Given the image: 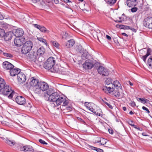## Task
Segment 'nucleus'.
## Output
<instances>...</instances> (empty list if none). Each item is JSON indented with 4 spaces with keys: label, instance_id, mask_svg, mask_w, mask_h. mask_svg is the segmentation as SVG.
I'll return each mask as SVG.
<instances>
[{
    "label": "nucleus",
    "instance_id": "f257e3e1",
    "mask_svg": "<svg viewBox=\"0 0 152 152\" xmlns=\"http://www.w3.org/2000/svg\"><path fill=\"white\" fill-rule=\"evenodd\" d=\"M15 92L12 89L11 87L6 84L4 80L0 77V93L4 96L9 94L8 97L11 99L13 95L15 94Z\"/></svg>",
    "mask_w": 152,
    "mask_h": 152
},
{
    "label": "nucleus",
    "instance_id": "f03ea898",
    "mask_svg": "<svg viewBox=\"0 0 152 152\" xmlns=\"http://www.w3.org/2000/svg\"><path fill=\"white\" fill-rule=\"evenodd\" d=\"M33 43L30 41L26 42L22 46L21 49V53L26 55L29 53L33 47Z\"/></svg>",
    "mask_w": 152,
    "mask_h": 152
},
{
    "label": "nucleus",
    "instance_id": "7ed1b4c3",
    "mask_svg": "<svg viewBox=\"0 0 152 152\" xmlns=\"http://www.w3.org/2000/svg\"><path fill=\"white\" fill-rule=\"evenodd\" d=\"M48 84L44 82H40L37 86H36L34 90V91L36 94H40L41 91H44L48 89Z\"/></svg>",
    "mask_w": 152,
    "mask_h": 152
},
{
    "label": "nucleus",
    "instance_id": "20e7f679",
    "mask_svg": "<svg viewBox=\"0 0 152 152\" xmlns=\"http://www.w3.org/2000/svg\"><path fill=\"white\" fill-rule=\"evenodd\" d=\"M55 63V58L52 57H49L44 64V67L47 69H52Z\"/></svg>",
    "mask_w": 152,
    "mask_h": 152
},
{
    "label": "nucleus",
    "instance_id": "39448f33",
    "mask_svg": "<svg viewBox=\"0 0 152 152\" xmlns=\"http://www.w3.org/2000/svg\"><path fill=\"white\" fill-rule=\"evenodd\" d=\"M57 99L56 100L54 103L55 105L56 106H58L61 105L62 103V105H66L68 104L69 103V101L66 100V98L64 96L60 95Z\"/></svg>",
    "mask_w": 152,
    "mask_h": 152
},
{
    "label": "nucleus",
    "instance_id": "423d86ee",
    "mask_svg": "<svg viewBox=\"0 0 152 152\" xmlns=\"http://www.w3.org/2000/svg\"><path fill=\"white\" fill-rule=\"evenodd\" d=\"M60 95L57 92H55L52 95L49 96L48 94L45 95V100L50 102H55Z\"/></svg>",
    "mask_w": 152,
    "mask_h": 152
},
{
    "label": "nucleus",
    "instance_id": "0eeeda50",
    "mask_svg": "<svg viewBox=\"0 0 152 152\" xmlns=\"http://www.w3.org/2000/svg\"><path fill=\"white\" fill-rule=\"evenodd\" d=\"M143 24L145 27L152 29V17H148L145 18L143 21Z\"/></svg>",
    "mask_w": 152,
    "mask_h": 152
},
{
    "label": "nucleus",
    "instance_id": "6e6552de",
    "mask_svg": "<svg viewBox=\"0 0 152 152\" xmlns=\"http://www.w3.org/2000/svg\"><path fill=\"white\" fill-rule=\"evenodd\" d=\"M18 82L19 84L24 83L26 80V77L25 75L20 71L18 74L17 76Z\"/></svg>",
    "mask_w": 152,
    "mask_h": 152
},
{
    "label": "nucleus",
    "instance_id": "1a4fd4ad",
    "mask_svg": "<svg viewBox=\"0 0 152 152\" xmlns=\"http://www.w3.org/2000/svg\"><path fill=\"white\" fill-rule=\"evenodd\" d=\"M98 73L103 76H106L109 74V71L107 69L102 66H100L98 69Z\"/></svg>",
    "mask_w": 152,
    "mask_h": 152
},
{
    "label": "nucleus",
    "instance_id": "9d476101",
    "mask_svg": "<svg viewBox=\"0 0 152 152\" xmlns=\"http://www.w3.org/2000/svg\"><path fill=\"white\" fill-rule=\"evenodd\" d=\"M33 25L34 27L39 29L42 32L46 34H48L50 32V31L49 30L47 29L45 27L42 26H40L36 24H33Z\"/></svg>",
    "mask_w": 152,
    "mask_h": 152
},
{
    "label": "nucleus",
    "instance_id": "9b49d317",
    "mask_svg": "<svg viewBox=\"0 0 152 152\" xmlns=\"http://www.w3.org/2000/svg\"><path fill=\"white\" fill-rule=\"evenodd\" d=\"M83 66L86 69H91L94 66V64L91 60H87L83 64Z\"/></svg>",
    "mask_w": 152,
    "mask_h": 152
},
{
    "label": "nucleus",
    "instance_id": "f8f14e48",
    "mask_svg": "<svg viewBox=\"0 0 152 152\" xmlns=\"http://www.w3.org/2000/svg\"><path fill=\"white\" fill-rule=\"evenodd\" d=\"M84 105L86 108L91 112H93V111L95 110L94 108L96 105L94 103L92 102H86L85 103Z\"/></svg>",
    "mask_w": 152,
    "mask_h": 152
},
{
    "label": "nucleus",
    "instance_id": "ddd939ff",
    "mask_svg": "<svg viewBox=\"0 0 152 152\" xmlns=\"http://www.w3.org/2000/svg\"><path fill=\"white\" fill-rule=\"evenodd\" d=\"M3 67L4 69L10 71L12 68H14V66L9 62L5 61L3 62Z\"/></svg>",
    "mask_w": 152,
    "mask_h": 152
},
{
    "label": "nucleus",
    "instance_id": "4468645a",
    "mask_svg": "<svg viewBox=\"0 0 152 152\" xmlns=\"http://www.w3.org/2000/svg\"><path fill=\"white\" fill-rule=\"evenodd\" d=\"M15 101L19 104L23 105L26 102L25 99L21 96H18L15 98Z\"/></svg>",
    "mask_w": 152,
    "mask_h": 152
},
{
    "label": "nucleus",
    "instance_id": "2eb2a0df",
    "mask_svg": "<svg viewBox=\"0 0 152 152\" xmlns=\"http://www.w3.org/2000/svg\"><path fill=\"white\" fill-rule=\"evenodd\" d=\"M20 150L24 152H32L34 151L33 147L30 145H26L21 147Z\"/></svg>",
    "mask_w": 152,
    "mask_h": 152
},
{
    "label": "nucleus",
    "instance_id": "dca6fc26",
    "mask_svg": "<svg viewBox=\"0 0 152 152\" xmlns=\"http://www.w3.org/2000/svg\"><path fill=\"white\" fill-rule=\"evenodd\" d=\"M27 56V58L30 61H34L37 58V54L34 51L29 53Z\"/></svg>",
    "mask_w": 152,
    "mask_h": 152
},
{
    "label": "nucleus",
    "instance_id": "f3484780",
    "mask_svg": "<svg viewBox=\"0 0 152 152\" xmlns=\"http://www.w3.org/2000/svg\"><path fill=\"white\" fill-rule=\"evenodd\" d=\"M20 71V69H19L12 68L10 70V74L11 76H14L17 75H18Z\"/></svg>",
    "mask_w": 152,
    "mask_h": 152
},
{
    "label": "nucleus",
    "instance_id": "a211bd4d",
    "mask_svg": "<svg viewBox=\"0 0 152 152\" xmlns=\"http://www.w3.org/2000/svg\"><path fill=\"white\" fill-rule=\"evenodd\" d=\"M39 82L38 80L35 79L34 77H32L30 82V84L31 86L33 87V90L36 86H37Z\"/></svg>",
    "mask_w": 152,
    "mask_h": 152
},
{
    "label": "nucleus",
    "instance_id": "6ab92c4d",
    "mask_svg": "<svg viewBox=\"0 0 152 152\" xmlns=\"http://www.w3.org/2000/svg\"><path fill=\"white\" fill-rule=\"evenodd\" d=\"M22 39L20 37H16L14 40L15 45L17 47L21 46L23 44Z\"/></svg>",
    "mask_w": 152,
    "mask_h": 152
},
{
    "label": "nucleus",
    "instance_id": "aec40b11",
    "mask_svg": "<svg viewBox=\"0 0 152 152\" xmlns=\"http://www.w3.org/2000/svg\"><path fill=\"white\" fill-rule=\"evenodd\" d=\"M136 0H127L126 3L128 7H132L136 5Z\"/></svg>",
    "mask_w": 152,
    "mask_h": 152
},
{
    "label": "nucleus",
    "instance_id": "412c9836",
    "mask_svg": "<svg viewBox=\"0 0 152 152\" xmlns=\"http://www.w3.org/2000/svg\"><path fill=\"white\" fill-rule=\"evenodd\" d=\"M24 34L23 30L21 28H19L15 31V35L16 37H21Z\"/></svg>",
    "mask_w": 152,
    "mask_h": 152
},
{
    "label": "nucleus",
    "instance_id": "4be33fe9",
    "mask_svg": "<svg viewBox=\"0 0 152 152\" xmlns=\"http://www.w3.org/2000/svg\"><path fill=\"white\" fill-rule=\"evenodd\" d=\"M13 33L11 31H9L5 33L4 36V39L6 41H9L12 39Z\"/></svg>",
    "mask_w": 152,
    "mask_h": 152
},
{
    "label": "nucleus",
    "instance_id": "5701e85b",
    "mask_svg": "<svg viewBox=\"0 0 152 152\" xmlns=\"http://www.w3.org/2000/svg\"><path fill=\"white\" fill-rule=\"evenodd\" d=\"M75 43L74 40L73 39H71L68 40L66 43L65 46L67 48H70L73 46Z\"/></svg>",
    "mask_w": 152,
    "mask_h": 152
},
{
    "label": "nucleus",
    "instance_id": "b1692460",
    "mask_svg": "<svg viewBox=\"0 0 152 152\" xmlns=\"http://www.w3.org/2000/svg\"><path fill=\"white\" fill-rule=\"evenodd\" d=\"M68 105H61L60 107L61 110H66L68 111H71L72 110V107L71 106H68Z\"/></svg>",
    "mask_w": 152,
    "mask_h": 152
},
{
    "label": "nucleus",
    "instance_id": "393cba45",
    "mask_svg": "<svg viewBox=\"0 0 152 152\" xmlns=\"http://www.w3.org/2000/svg\"><path fill=\"white\" fill-rule=\"evenodd\" d=\"M103 90L106 93H110L113 91L114 88H111L110 87L104 86L103 88Z\"/></svg>",
    "mask_w": 152,
    "mask_h": 152
},
{
    "label": "nucleus",
    "instance_id": "a878e982",
    "mask_svg": "<svg viewBox=\"0 0 152 152\" xmlns=\"http://www.w3.org/2000/svg\"><path fill=\"white\" fill-rule=\"evenodd\" d=\"M45 49L43 47H41L38 49L37 52V55H42L43 54L45 51Z\"/></svg>",
    "mask_w": 152,
    "mask_h": 152
},
{
    "label": "nucleus",
    "instance_id": "bb28decb",
    "mask_svg": "<svg viewBox=\"0 0 152 152\" xmlns=\"http://www.w3.org/2000/svg\"><path fill=\"white\" fill-rule=\"evenodd\" d=\"M5 142L10 146H13L15 144V142L14 140H11L7 138L5 139Z\"/></svg>",
    "mask_w": 152,
    "mask_h": 152
},
{
    "label": "nucleus",
    "instance_id": "cd10ccee",
    "mask_svg": "<svg viewBox=\"0 0 152 152\" xmlns=\"http://www.w3.org/2000/svg\"><path fill=\"white\" fill-rule=\"evenodd\" d=\"M55 92L54 91L53 89L50 88L48 91H47V93H45L44 94V97L45 99V95L46 94H48L49 96H50L52 95Z\"/></svg>",
    "mask_w": 152,
    "mask_h": 152
},
{
    "label": "nucleus",
    "instance_id": "c85d7f7f",
    "mask_svg": "<svg viewBox=\"0 0 152 152\" xmlns=\"http://www.w3.org/2000/svg\"><path fill=\"white\" fill-rule=\"evenodd\" d=\"M88 147L89 148L92 150L96 151L97 152H103V150L100 148H98L91 145H89Z\"/></svg>",
    "mask_w": 152,
    "mask_h": 152
},
{
    "label": "nucleus",
    "instance_id": "c756f323",
    "mask_svg": "<svg viewBox=\"0 0 152 152\" xmlns=\"http://www.w3.org/2000/svg\"><path fill=\"white\" fill-rule=\"evenodd\" d=\"M95 142L100 143L101 145H104L106 143V140L105 139L102 138L100 139V140H96Z\"/></svg>",
    "mask_w": 152,
    "mask_h": 152
},
{
    "label": "nucleus",
    "instance_id": "7c9ffc66",
    "mask_svg": "<svg viewBox=\"0 0 152 152\" xmlns=\"http://www.w3.org/2000/svg\"><path fill=\"white\" fill-rule=\"evenodd\" d=\"M113 84L114 86L117 89H118L121 87V86L119 82L117 80L114 81Z\"/></svg>",
    "mask_w": 152,
    "mask_h": 152
},
{
    "label": "nucleus",
    "instance_id": "2f4dec72",
    "mask_svg": "<svg viewBox=\"0 0 152 152\" xmlns=\"http://www.w3.org/2000/svg\"><path fill=\"white\" fill-rule=\"evenodd\" d=\"M88 56V53L86 51L83 52V54L82 55L81 57L83 60H85L87 58Z\"/></svg>",
    "mask_w": 152,
    "mask_h": 152
},
{
    "label": "nucleus",
    "instance_id": "473e14b6",
    "mask_svg": "<svg viewBox=\"0 0 152 152\" xmlns=\"http://www.w3.org/2000/svg\"><path fill=\"white\" fill-rule=\"evenodd\" d=\"M147 63L149 68L152 69V56L148 59Z\"/></svg>",
    "mask_w": 152,
    "mask_h": 152
},
{
    "label": "nucleus",
    "instance_id": "72a5a7b5",
    "mask_svg": "<svg viewBox=\"0 0 152 152\" xmlns=\"http://www.w3.org/2000/svg\"><path fill=\"white\" fill-rule=\"evenodd\" d=\"M150 54V53L149 52V49L148 50L147 53L146 54L143 56H142V59L143 61L145 62L146 61V60L148 56Z\"/></svg>",
    "mask_w": 152,
    "mask_h": 152
},
{
    "label": "nucleus",
    "instance_id": "f704fd0d",
    "mask_svg": "<svg viewBox=\"0 0 152 152\" xmlns=\"http://www.w3.org/2000/svg\"><path fill=\"white\" fill-rule=\"evenodd\" d=\"M37 39L40 42L43 43L46 45H47V43L46 42V40L42 37H37Z\"/></svg>",
    "mask_w": 152,
    "mask_h": 152
},
{
    "label": "nucleus",
    "instance_id": "c9c22d12",
    "mask_svg": "<svg viewBox=\"0 0 152 152\" xmlns=\"http://www.w3.org/2000/svg\"><path fill=\"white\" fill-rule=\"evenodd\" d=\"M117 0H108L106 2L108 4L110 5L113 4H115Z\"/></svg>",
    "mask_w": 152,
    "mask_h": 152
},
{
    "label": "nucleus",
    "instance_id": "e433bc0d",
    "mask_svg": "<svg viewBox=\"0 0 152 152\" xmlns=\"http://www.w3.org/2000/svg\"><path fill=\"white\" fill-rule=\"evenodd\" d=\"M5 33L4 30L0 29V37H3L5 36Z\"/></svg>",
    "mask_w": 152,
    "mask_h": 152
},
{
    "label": "nucleus",
    "instance_id": "4c0bfd02",
    "mask_svg": "<svg viewBox=\"0 0 152 152\" xmlns=\"http://www.w3.org/2000/svg\"><path fill=\"white\" fill-rule=\"evenodd\" d=\"M3 55L4 56L8 58L9 57L11 58L13 57L12 55L11 54L9 53H5L4 52V53H3Z\"/></svg>",
    "mask_w": 152,
    "mask_h": 152
},
{
    "label": "nucleus",
    "instance_id": "58836bf2",
    "mask_svg": "<svg viewBox=\"0 0 152 152\" xmlns=\"http://www.w3.org/2000/svg\"><path fill=\"white\" fill-rule=\"evenodd\" d=\"M51 42L55 47L56 48H58V47L59 45L56 41H52Z\"/></svg>",
    "mask_w": 152,
    "mask_h": 152
},
{
    "label": "nucleus",
    "instance_id": "ea45409f",
    "mask_svg": "<svg viewBox=\"0 0 152 152\" xmlns=\"http://www.w3.org/2000/svg\"><path fill=\"white\" fill-rule=\"evenodd\" d=\"M111 80V79L110 78L107 79L105 81V83L107 85H109L110 83L112 84Z\"/></svg>",
    "mask_w": 152,
    "mask_h": 152
},
{
    "label": "nucleus",
    "instance_id": "a19ab883",
    "mask_svg": "<svg viewBox=\"0 0 152 152\" xmlns=\"http://www.w3.org/2000/svg\"><path fill=\"white\" fill-rule=\"evenodd\" d=\"M120 93L118 91H117L114 93V96L115 97L118 98H119L120 97Z\"/></svg>",
    "mask_w": 152,
    "mask_h": 152
},
{
    "label": "nucleus",
    "instance_id": "79ce46f5",
    "mask_svg": "<svg viewBox=\"0 0 152 152\" xmlns=\"http://www.w3.org/2000/svg\"><path fill=\"white\" fill-rule=\"evenodd\" d=\"M39 141L43 145H47V143L45 141L42 140L41 139H39Z\"/></svg>",
    "mask_w": 152,
    "mask_h": 152
},
{
    "label": "nucleus",
    "instance_id": "37998d69",
    "mask_svg": "<svg viewBox=\"0 0 152 152\" xmlns=\"http://www.w3.org/2000/svg\"><path fill=\"white\" fill-rule=\"evenodd\" d=\"M53 69L54 72H58L59 71V69L58 68V66H55L53 67Z\"/></svg>",
    "mask_w": 152,
    "mask_h": 152
},
{
    "label": "nucleus",
    "instance_id": "c03bdc74",
    "mask_svg": "<svg viewBox=\"0 0 152 152\" xmlns=\"http://www.w3.org/2000/svg\"><path fill=\"white\" fill-rule=\"evenodd\" d=\"M137 101H140L142 103L144 104L145 99H144L143 98H137Z\"/></svg>",
    "mask_w": 152,
    "mask_h": 152
},
{
    "label": "nucleus",
    "instance_id": "a18cd8bd",
    "mask_svg": "<svg viewBox=\"0 0 152 152\" xmlns=\"http://www.w3.org/2000/svg\"><path fill=\"white\" fill-rule=\"evenodd\" d=\"M68 37V34L66 33H64L63 35L62 36V38H65V39H67V37Z\"/></svg>",
    "mask_w": 152,
    "mask_h": 152
},
{
    "label": "nucleus",
    "instance_id": "49530a36",
    "mask_svg": "<svg viewBox=\"0 0 152 152\" xmlns=\"http://www.w3.org/2000/svg\"><path fill=\"white\" fill-rule=\"evenodd\" d=\"M137 10V8L136 7H133L131 9V11L133 12H136Z\"/></svg>",
    "mask_w": 152,
    "mask_h": 152
},
{
    "label": "nucleus",
    "instance_id": "de8ad7c7",
    "mask_svg": "<svg viewBox=\"0 0 152 152\" xmlns=\"http://www.w3.org/2000/svg\"><path fill=\"white\" fill-rule=\"evenodd\" d=\"M142 109L143 110L146 111L147 113H150V111H149V110H148V109L146 107H145L144 106H143L142 107Z\"/></svg>",
    "mask_w": 152,
    "mask_h": 152
},
{
    "label": "nucleus",
    "instance_id": "09e8293b",
    "mask_svg": "<svg viewBox=\"0 0 152 152\" xmlns=\"http://www.w3.org/2000/svg\"><path fill=\"white\" fill-rule=\"evenodd\" d=\"M130 104L131 106L132 107H134L136 106L135 102L133 101H131L130 102Z\"/></svg>",
    "mask_w": 152,
    "mask_h": 152
},
{
    "label": "nucleus",
    "instance_id": "8fccbe9b",
    "mask_svg": "<svg viewBox=\"0 0 152 152\" xmlns=\"http://www.w3.org/2000/svg\"><path fill=\"white\" fill-rule=\"evenodd\" d=\"M105 104H106L111 109H112L113 108V106L108 103L107 102H105Z\"/></svg>",
    "mask_w": 152,
    "mask_h": 152
},
{
    "label": "nucleus",
    "instance_id": "3c124183",
    "mask_svg": "<svg viewBox=\"0 0 152 152\" xmlns=\"http://www.w3.org/2000/svg\"><path fill=\"white\" fill-rule=\"evenodd\" d=\"M124 26V28L126 29H130V27L128 26Z\"/></svg>",
    "mask_w": 152,
    "mask_h": 152
},
{
    "label": "nucleus",
    "instance_id": "603ef678",
    "mask_svg": "<svg viewBox=\"0 0 152 152\" xmlns=\"http://www.w3.org/2000/svg\"><path fill=\"white\" fill-rule=\"evenodd\" d=\"M108 131L109 133L111 134H113V131L112 129H109Z\"/></svg>",
    "mask_w": 152,
    "mask_h": 152
},
{
    "label": "nucleus",
    "instance_id": "864d4df0",
    "mask_svg": "<svg viewBox=\"0 0 152 152\" xmlns=\"http://www.w3.org/2000/svg\"><path fill=\"white\" fill-rule=\"evenodd\" d=\"M106 38L109 40H110L111 39V37L107 35H106Z\"/></svg>",
    "mask_w": 152,
    "mask_h": 152
},
{
    "label": "nucleus",
    "instance_id": "5fc2aeb1",
    "mask_svg": "<svg viewBox=\"0 0 152 152\" xmlns=\"http://www.w3.org/2000/svg\"><path fill=\"white\" fill-rule=\"evenodd\" d=\"M149 102V100H148L147 99H145L144 102V104H145L146 103H148Z\"/></svg>",
    "mask_w": 152,
    "mask_h": 152
},
{
    "label": "nucleus",
    "instance_id": "6e6d98bb",
    "mask_svg": "<svg viewBox=\"0 0 152 152\" xmlns=\"http://www.w3.org/2000/svg\"><path fill=\"white\" fill-rule=\"evenodd\" d=\"M62 1L64 2L65 3L70 2L71 1L69 0H61Z\"/></svg>",
    "mask_w": 152,
    "mask_h": 152
},
{
    "label": "nucleus",
    "instance_id": "4d7b16f0",
    "mask_svg": "<svg viewBox=\"0 0 152 152\" xmlns=\"http://www.w3.org/2000/svg\"><path fill=\"white\" fill-rule=\"evenodd\" d=\"M122 34L123 35L125 36L126 37H128V35L127 34H126V33H122Z\"/></svg>",
    "mask_w": 152,
    "mask_h": 152
},
{
    "label": "nucleus",
    "instance_id": "13d9d810",
    "mask_svg": "<svg viewBox=\"0 0 152 152\" xmlns=\"http://www.w3.org/2000/svg\"><path fill=\"white\" fill-rule=\"evenodd\" d=\"M116 23H122V20H116L114 21Z\"/></svg>",
    "mask_w": 152,
    "mask_h": 152
},
{
    "label": "nucleus",
    "instance_id": "bf43d9fd",
    "mask_svg": "<svg viewBox=\"0 0 152 152\" xmlns=\"http://www.w3.org/2000/svg\"><path fill=\"white\" fill-rule=\"evenodd\" d=\"M41 0H32V1L34 3H36L37 2Z\"/></svg>",
    "mask_w": 152,
    "mask_h": 152
},
{
    "label": "nucleus",
    "instance_id": "052dcab7",
    "mask_svg": "<svg viewBox=\"0 0 152 152\" xmlns=\"http://www.w3.org/2000/svg\"><path fill=\"white\" fill-rule=\"evenodd\" d=\"M100 139H101V138L99 137H97L96 138H95V141L96 140H100Z\"/></svg>",
    "mask_w": 152,
    "mask_h": 152
},
{
    "label": "nucleus",
    "instance_id": "680f3d73",
    "mask_svg": "<svg viewBox=\"0 0 152 152\" xmlns=\"http://www.w3.org/2000/svg\"><path fill=\"white\" fill-rule=\"evenodd\" d=\"M131 125L132 126H133V127L135 129H137V126H136V125H134V124H131Z\"/></svg>",
    "mask_w": 152,
    "mask_h": 152
},
{
    "label": "nucleus",
    "instance_id": "e2e57ef3",
    "mask_svg": "<svg viewBox=\"0 0 152 152\" xmlns=\"http://www.w3.org/2000/svg\"><path fill=\"white\" fill-rule=\"evenodd\" d=\"M136 129H137L138 130H139V131H142V129L140 128H139V127H137Z\"/></svg>",
    "mask_w": 152,
    "mask_h": 152
},
{
    "label": "nucleus",
    "instance_id": "0e129e2a",
    "mask_svg": "<svg viewBox=\"0 0 152 152\" xmlns=\"http://www.w3.org/2000/svg\"><path fill=\"white\" fill-rule=\"evenodd\" d=\"M131 30H132L133 31H136V30L135 29H134V28H130V29Z\"/></svg>",
    "mask_w": 152,
    "mask_h": 152
},
{
    "label": "nucleus",
    "instance_id": "69168bd1",
    "mask_svg": "<svg viewBox=\"0 0 152 152\" xmlns=\"http://www.w3.org/2000/svg\"><path fill=\"white\" fill-rule=\"evenodd\" d=\"M133 123V121H129V124L131 125V124H132Z\"/></svg>",
    "mask_w": 152,
    "mask_h": 152
},
{
    "label": "nucleus",
    "instance_id": "338daca9",
    "mask_svg": "<svg viewBox=\"0 0 152 152\" xmlns=\"http://www.w3.org/2000/svg\"><path fill=\"white\" fill-rule=\"evenodd\" d=\"M123 110L124 111H126V107H123Z\"/></svg>",
    "mask_w": 152,
    "mask_h": 152
},
{
    "label": "nucleus",
    "instance_id": "774afa93",
    "mask_svg": "<svg viewBox=\"0 0 152 152\" xmlns=\"http://www.w3.org/2000/svg\"><path fill=\"white\" fill-rule=\"evenodd\" d=\"M4 53V52L0 49V54H3V53Z\"/></svg>",
    "mask_w": 152,
    "mask_h": 152
}]
</instances>
